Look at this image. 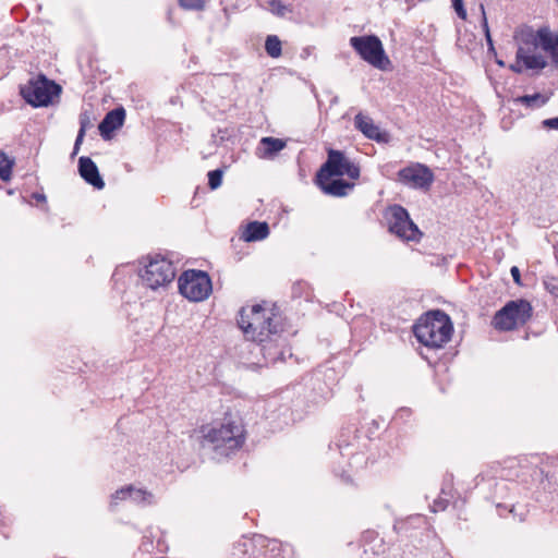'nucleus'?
Instances as JSON below:
<instances>
[{
    "instance_id": "aec40b11",
    "label": "nucleus",
    "mask_w": 558,
    "mask_h": 558,
    "mask_svg": "<svg viewBox=\"0 0 558 558\" xmlns=\"http://www.w3.org/2000/svg\"><path fill=\"white\" fill-rule=\"evenodd\" d=\"M269 234V226L267 222L252 221L248 222L242 238L246 242L260 241Z\"/></svg>"
},
{
    "instance_id": "c85d7f7f",
    "label": "nucleus",
    "mask_w": 558,
    "mask_h": 558,
    "mask_svg": "<svg viewBox=\"0 0 558 558\" xmlns=\"http://www.w3.org/2000/svg\"><path fill=\"white\" fill-rule=\"evenodd\" d=\"M14 161L10 159L3 151L0 153V179L8 181L12 174Z\"/></svg>"
},
{
    "instance_id": "4c0bfd02",
    "label": "nucleus",
    "mask_w": 558,
    "mask_h": 558,
    "mask_svg": "<svg viewBox=\"0 0 558 558\" xmlns=\"http://www.w3.org/2000/svg\"><path fill=\"white\" fill-rule=\"evenodd\" d=\"M542 126L546 130H557L558 131V117L548 118L542 121Z\"/></svg>"
},
{
    "instance_id": "20e7f679",
    "label": "nucleus",
    "mask_w": 558,
    "mask_h": 558,
    "mask_svg": "<svg viewBox=\"0 0 558 558\" xmlns=\"http://www.w3.org/2000/svg\"><path fill=\"white\" fill-rule=\"evenodd\" d=\"M140 277L143 284L154 291L166 288L175 278V268L169 259L160 256H147L141 262Z\"/></svg>"
},
{
    "instance_id": "473e14b6",
    "label": "nucleus",
    "mask_w": 558,
    "mask_h": 558,
    "mask_svg": "<svg viewBox=\"0 0 558 558\" xmlns=\"http://www.w3.org/2000/svg\"><path fill=\"white\" fill-rule=\"evenodd\" d=\"M132 494V485H126L114 492L111 496V504L117 505L119 500L130 499V495Z\"/></svg>"
},
{
    "instance_id": "72a5a7b5",
    "label": "nucleus",
    "mask_w": 558,
    "mask_h": 558,
    "mask_svg": "<svg viewBox=\"0 0 558 558\" xmlns=\"http://www.w3.org/2000/svg\"><path fill=\"white\" fill-rule=\"evenodd\" d=\"M179 4L186 10L201 11L205 8V0H179Z\"/></svg>"
},
{
    "instance_id": "423d86ee",
    "label": "nucleus",
    "mask_w": 558,
    "mask_h": 558,
    "mask_svg": "<svg viewBox=\"0 0 558 558\" xmlns=\"http://www.w3.org/2000/svg\"><path fill=\"white\" fill-rule=\"evenodd\" d=\"M61 90L59 84L44 74H38L20 87L23 99L34 108L49 106L53 98L60 95Z\"/></svg>"
},
{
    "instance_id": "412c9836",
    "label": "nucleus",
    "mask_w": 558,
    "mask_h": 558,
    "mask_svg": "<svg viewBox=\"0 0 558 558\" xmlns=\"http://www.w3.org/2000/svg\"><path fill=\"white\" fill-rule=\"evenodd\" d=\"M541 47L550 54L554 63L558 64V34L553 35L546 27L539 28Z\"/></svg>"
},
{
    "instance_id": "c03bdc74",
    "label": "nucleus",
    "mask_w": 558,
    "mask_h": 558,
    "mask_svg": "<svg viewBox=\"0 0 558 558\" xmlns=\"http://www.w3.org/2000/svg\"><path fill=\"white\" fill-rule=\"evenodd\" d=\"M313 49H314L313 47H305V48L302 50V52H301V57H302L303 59L307 58V57L312 53V50H313Z\"/></svg>"
},
{
    "instance_id": "6ab92c4d",
    "label": "nucleus",
    "mask_w": 558,
    "mask_h": 558,
    "mask_svg": "<svg viewBox=\"0 0 558 558\" xmlns=\"http://www.w3.org/2000/svg\"><path fill=\"white\" fill-rule=\"evenodd\" d=\"M517 489L518 484L515 482L507 481L502 477L495 481L492 493L493 502L497 506V501H513L511 493Z\"/></svg>"
},
{
    "instance_id": "de8ad7c7",
    "label": "nucleus",
    "mask_w": 558,
    "mask_h": 558,
    "mask_svg": "<svg viewBox=\"0 0 558 558\" xmlns=\"http://www.w3.org/2000/svg\"><path fill=\"white\" fill-rule=\"evenodd\" d=\"M496 62H497V64H498V65H500V66H504V65H505V63H504V61H502V60H498V59H497V60H496Z\"/></svg>"
},
{
    "instance_id": "9b49d317",
    "label": "nucleus",
    "mask_w": 558,
    "mask_h": 558,
    "mask_svg": "<svg viewBox=\"0 0 558 558\" xmlns=\"http://www.w3.org/2000/svg\"><path fill=\"white\" fill-rule=\"evenodd\" d=\"M398 181L411 189L428 191L435 180L433 171L423 163H411L397 173Z\"/></svg>"
},
{
    "instance_id": "e433bc0d",
    "label": "nucleus",
    "mask_w": 558,
    "mask_h": 558,
    "mask_svg": "<svg viewBox=\"0 0 558 558\" xmlns=\"http://www.w3.org/2000/svg\"><path fill=\"white\" fill-rule=\"evenodd\" d=\"M544 286L546 291H548L553 296L558 298V280L555 278L545 280Z\"/></svg>"
},
{
    "instance_id": "c9c22d12",
    "label": "nucleus",
    "mask_w": 558,
    "mask_h": 558,
    "mask_svg": "<svg viewBox=\"0 0 558 558\" xmlns=\"http://www.w3.org/2000/svg\"><path fill=\"white\" fill-rule=\"evenodd\" d=\"M451 2H452V7H453L457 15L461 20H465L466 19V10L464 8L463 0H451Z\"/></svg>"
},
{
    "instance_id": "1a4fd4ad",
    "label": "nucleus",
    "mask_w": 558,
    "mask_h": 558,
    "mask_svg": "<svg viewBox=\"0 0 558 558\" xmlns=\"http://www.w3.org/2000/svg\"><path fill=\"white\" fill-rule=\"evenodd\" d=\"M350 46L367 63L379 70H388L390 60L386 56L380 39L375 35L353 36Z\"/></svg>"
},
{
    "instance_id": "a19ab883",
    "label": "nucleus",
    "mask_w": 558,
    "mask_h": 558,
    "mask_svg": "<svg viewBox=\"0 0 558 558\" xmlns=\"http://www.w3.org/2000/svg\"><path fill=\"white\" fill-rule=\"evenodd\" d=\"M509 69L514 72V73H522L524 71V66L522 64V61H518V59L515 58V62L510 64Z\"/></svg>"
},
{
    "instance_id": "a18cd8bd",
    "label": "nucleus",
    "mask_w": 558,
    "mask_h": 558,
    "mask_svg": "<svg viewBox=\"0 0 558 558\" xmlns=\"http://www.w3.org/2000/svg\"><path fill=\"white\" fill-rule=\"evenodd\" d=\"M33 197H34L37 202H46V196H45V194H41V193H34V194H33Z\"/></svg>"
},
{
    "instance_id": "0eeeda50",
    "label": "nucleus",
    "mask_w": 558,
    "mask_h": 558,
    "mask_svg": "<svg viewBox=\"0 0 558 558\" xmlns=\"http://www.w3.org/2000/svg\"><path fill=\"white\" fill-rule=\"evenodd\" d=\"M179 292L187 300L201 302L213 291L211 279L204 270L189 269L178 279Z\"/></svg>"
},
{
    "instance_id": "ea45409f",
    "label": "nucleus",
    "mask_w": 558,
    "mask_h": 558,
    "mask_svg": "<svg viewBox=\"0 0 558 558\" xmlns=\"http://www.w3.org/2000/svg\"><path fill=\"white\" fill-rule=\"evenodd\" d=\"M510 274H511L513 281L517 284H521V274H520V269L517 266L511 267Z\"/></svg>"
},
{
    "instance_id": "ddd939ff",
    "label": "nucleus",
    "mask_w": 558,
    "mask_h": 558,
    "mask_svg": "<svg viewBox=\"0 0 558 558\" xmlns=\"http://www.w3.org/2000/svg\"><path fill=\"white\" fill-rule=\"evenodd\" d=\"M355 128L363 133V135L377 143H386L388 141V133L384 132L376 125L372 118L357 113L354 118Z\"/></svg>"
},
{
    "instance_id": "b1692460",
    "label": "nucleus",
    "mask_w": 558,
    "mask_h": 558,
    "mask_svg": "<svg viewBox=\"0 0 558 558\" xmlns=\"http://www.w3.org/2000/svg\"><path fill=\"white\" fill-rule=\"evenodd\" d=\"M517 59L522 61L524 70H543L548 64L543 56L535 53L522 54V50L517 51Z\"/></svg>"
},
{
    "instance_id": "a878e982",
    "label": "nucleus",
    "mask_w": 558,
    "mask_h": 558,
    "mask_svg": "<svg viewBox=\"0 0 558 558\" xmlns=\"http://www.w3.org/2000/svg\"><path fill=\"white\" fill-rule=\"evenodd\" d=\"M517 101L525 105L526 107H542L548 101V97L543 94L535 93L533 95L520 96Z\"/></svg>"
},
{
    "instance_id": "f03ea898",
    "label": "nucleus",
    "mask_w": 558,
    "mask_h": 558,
    "mask_svg": "<svg viewBox=\"0 0 558 558\" xmlns=\"http://www.w3.org/2000/svg\"><path fill=\"white\" fill-rule=\"evenodd\" d=\"M246 439V432L240 416L226 414L219 427H211L204 440L213 446L215 453L228 458L239 451Z\"/></svg>"
},
{
    "instance_id": "79ce46f5",
    "label": "nucleus",
    "mask_w": 558,
    "mask_h": 558,
    "mask_svg": "<svg viewBox=\"0 0 558 558\" xmlns=\"http://www.w3.org/2000/svg\"><path fill=\"white\" fill-rule=\"evenodd\" d=\"M304 284L302 282H298V283L293 284V287H292V295H293V298L301 296V294L298 292V289L302 288Z\"/></svg>"
},
{
    "instance_id": "393cba45",
    "label": "nucleus",
    "mask_w": 558,
    "mask_h": 558,
    "mask_svg": "<svg viewBox=\"0 0 558 558\" xmlns=\"http://www.w3.org/2000/svg\"><path fill=\"white\" fill-rule=\"evenodd\" d=\"M289 545L277 541L269 542L263 558H291Z\"/></svg>"
},
{
    "instance_id": "f704fd0d",
    "label": "nucleus",
    "mask_w": 558,
    "mask_h": 558,
    "mask_svg": "<svg viewBox=\"0 0 558 558\" xmlns=\"http://www.w3.org/2000/svg\"><path fill=\"white\" fill-rule=\"evenodd\" d=\"M92 126L90 119L86 112L80 114V130L77 133L78 141H83L86 130Z\"/></svg>"
},
{
    "instance_id": "09e8293b",
    "label": "nucleus",
    "mask_w": 558,
    "mask_h": 558,
    "mask_svg": "<svg viewBox=\"0 0 558 558\" xmlns=\"http://www.w3.org/2000/svg\"><path fill=\"white\" fill-rule=\"evenodd\" d=\"M478 476H482V480H484V478H485L484 473H481Z\"/></svg>"
},
{
    "instance_id": "9d476101",
    "label": "nucleus",
    "mask_w": 558,
    "mask_h": 558,
    "mask_svg": "<svg viewBox=\"0 0 558 558\" xmlns=\"http://www.w3.org/2000/svg\"><path fill=\"white\" fill-rule=\"evenodd\" d=\"M389 231L404 241L418 242L423 235L418 227L410 218L409 211L401 205L389 208Z\"/></svg>"
},
{
    "instance_id": "dca6fc26",
    "label": "nucleus",
    "mask_w": 558,
    "mask_h": 558,
    "mask_svg": "<svg viewBox=\"0 0 558 558\" xmlns=\"http://www.w3.org/2000/svg\"><path fill=\"white\" fill-rule=\"evenodd\" d=\"M320 190L331 196L343 197L354 189V183L343 180L341 177H335L326 180H317Z\"/></svg>"
},
{
    "instance_id": "a211bd4d",
    "label": "nucleus",
    "mask_w": 558,
    "mask_h": 558,
    "mask_svg": "<svg viewBox=\"0 0 558 558\" xmlns=\"http://www.w3.org/2000/svg\"><path fill=\"white\" fill-rule=\"evenodd\" d=\"M515 39L518 41L517 51L522 50V54L535 53L537 48L541 47L539 29L536 32L531 28L522 31L519 36H515Z\"/></svg>"
},
{
    "instance_id": "2eb2a0df",
    "label": "nucleus",
    "mask_w": 558,
    "mask_h": 558,
    "mask_svg": "<svg viewBox=\"0 0 558 558\" xmlns=\"http://www.w3.org/2000/svg\"><path fill=\"white\" fill-rule=\"evenodd\" d=\"M78 173L81 178L97 190L105 186V182L99 173L97 165L86 156L78 159Z\"/></svg>"
},
{
    "instance_id": "c756f323",
    "label": "nucleus",
    "mask_w": 558,
    "mask_h": 558,
    "mask_svg": "<svg viewBox=\"0 0 558 558\" xmlns=\"http://www.w3.org/2000/svg\"><path fill=\"white\" fill-rule=\"evenodd\" d=\"M480 9H481V12H482V28H483L484 34H485V39H486V43H487V46H488V52L493 53L494 56H496L497 52H496V49L494 47V41H493V38H492V35H490V31H489V26H488L486 13H485L484 4H481Z\"/></svg>"
},
{
    "instance_id": "bb28decb",
    "label": "nucleus",
    "mask_w": 558,
    "mask_h": 558,
    "mask_svg": "<svg viewBox=\"0 0 558 558\" xmlns=\"http://www.w3.org/2000/svg\"><path fill=\"white\" fill-rule=\"evenodd\" d=\"M265 50L271 58H279L281 56V41L276 35H268L265 40Z\"/></svg>"
},
{
    "instance_id": "37998d69",
    "label": "nucleus",
    "mask_w": 558,
    "mask_h": 558,
    "mask_svg": "<svg viewBox=\"0 0 558 558\" xmlns=\"http://www.w3.org/2000/svg\"><path fill=\"white\" fill-rule=\"evenodd\" d=\"M83 141H78V136H76V140H75V143H74V147H73V151H72V156L76 155L80 150V146L82 144Z\"/></svg>"
},
{
    "instance_id": "5701e85b",
    "label": "nucleus",
    "mask_w": 558,
    "mask_h": 558,
    "mask_svg": "<svg viewBox=\"0 0 558 558\" xmlns=\"http://www.w3.org/2000/svg\"><path fill=\"white\" fill-rule=\"evenodd\" d=\"M497 511L500 517H506V513H511L513 519L522 522L525 520L527 510L524 506H519L513 501H497Z\"/></svg>"
},
{
    "instance_id": "7ed1b4c3",
    "label": "nucleus",
    "mask_w": 558,
    "mask_h": 558,
    "mask_svg": "<svg viewBox=\"0 0 558 558\" xmlns=\"http://www.w3.org/2000/svg\"><path fill=\"white\" fill-rule=\"evenodd\" d=\"M453 326L448 314L434 310L422 315L413 326L417 341L427 348H442L450 341Z\"/></svg>"
},
{
    "instance_id": "2f4dec72",
    "label": "nucleus",
    "mask_w": 558,
    "mask_h": 558,
    "mask_svg": "<svg viewBox=\"0 0 558 558\" xmlns=\"http://www.w3.org/2000/svg\"><path fill=\"white\" fill-rule=\"evenodd\" d=\"M223 171L221 169H215L208 172V186L210 190L218 189L222 183Z\"/></svg>"
},
{
    "instance_id": "7c9ffc66",
    "label": "nucleus",
    "mask_w": 558,
    "mask_h": 558,
    "mask_svg": "<svg viewBox=\"0 0 558 558\" xmlns=\"http://www.w3.org/2000/svg\"><path fill=\"white\" fill-rule=\"evenodd\" d=\"M268 4L271 13L280 17L293 11L291 5L283 4L281 0H269Z\"/></svg>"
},
{
    "instance_id": "f257e3e1",
    "label": "nucleus",
    "mask_w": 558,
    "mask_h": 558,
    "mask_svg": "<svg viewBox=\"0 0 558 558\" xmlns=\"http://www.w3.org/2000/svg\"><path fill=\"white\" fill-rule=\"evenodd\" d=\"M238 325L253 341H264L267 337H278L282 332L280 317L267 311L262 304L243 306L239 311Z\"/></svg>"
},
{
    "instance_id": "cd10ccee",
    "label": "nucleus",
    "mask_w": 558,
    "mask_h": 558,
    "mask_svg": "<svg viewBox=\"0 0 558 558\" xmlns=\"http://www.w3.org/2000/svg\"><path fill=\"white\" fill-rule=\"evenodd\" d=\"M153 494L146 489L135 488L132 485V494L130 499L137 505H150L153 501Z\"/></svg>"
},
{
    "instance_id": "39448f33",
    "label": "nucleus",
    "mask_w": 558,
    "mask_h": 558,
    "mask_svg": "<svg viewBox=\"0 0 558 558\" xmlns=\"http://www.w3.org/2000/svg\"><path fill=\"white\" fill-rule=\"evenodd\" d=\"M533 314L531 303L524 299L507 302L497 311L492 319V326L499 331L514 330L525 325Z\"/></svg>"
},
{
    "instance_id": "f8f14e48",
    "label": "nucleus",
    "mask_w": 558,
    "mask_h": 558,
    "mask_svg": "<svg viewBox=\"0 0 558 558\" xmlns=\"http://www.w3.org/2000/svg\"><path fill=\"white\" fill-rule=\"evenodd\" d=\"M278 333V337H267V340L256 341L259 347V352L263 355L266 364H274L277 361H283L284 354L281 350V345L284 342V339Z\"/></svg>"
},
{
    "instance_id": "6e6552de",
    "label": "nucleus",
    "mask_w": 558,
    "mask_h": 558,
    "mask_svg": "<svg viewBox=\"0 0 558 558\" xmlns=\"http://www.w3.org/2000/svg\"><path fill=\"white\" fill-rule=\"evenodd\" d=\"M360 174V167L352 162L344 151L329 148L327 150V159L317 171L316 179L326 180L347 175L351 180H357Z\"/></svg>"
},
{
    "instance_id": "4468645a",
    "label": "nucleus",
    "mask_w": 558,
    "mask_h": 558,
    "mask_svg": "<svg viewBox=\"0 0 558 558\" xmlns=\"http://www.w3.org/2000/svg\"><path fill=\"white\" fill-rule=\"evenodd\" d=\"M125 120V110L118 107L110 110L98 125V130L104 140L111 138L112 132L120 129Z\"/></svg>"
},
{
    "instance_id": "4be33fe9",
    "label": "nucleus",
    "mask_w": 558,
    "mask_h": 558,
    "mask_svg": "<svg viewBox=\"0 0 558 558\" xmlns=\"http://www.w3.org/2000/svg\"><path fill=\"white\" fill-rule=\"evenodd\" d=\"M263 153L259 155L263 158H271L281 151L286 146V141L271 136L263 137L259 142Z\"/></svg>"
},
{
    "instance_id": "49530a36",
    "label": "nucleus",
    "mask_w": 558,
    "mask_h": 558,
    "mask_svg": "<svg viewBox=\"0 0 558 558\" xmlns=\"http://www.w3.org/2000/svg\"><path fill=\"white\" fill-rule=\"evenodd\" d=\"M373 534H374V532H366V533L364 534V538H365V539H368V537L373 536Z\"/></svg>"
},
{
    "instance_id": "58836bf2",
    "label": "nucleus",
    "mask_w": 558,
    "mask_h": 558,
    "mask_svg": "<svg viewBox=\"0 0 558 558\" xmlns=\"http://www.w3.org/2000/svg\"><path fill=\"white\" fill-rule=\"evenodd\" d=\"M448 506V500L437 499L434 501L433 511L445 510Z\"/></svg>"
},
{
    "instance_id": "f3484780",
    "label": "nucleus",
    "mask_w": 558,
    "mask_h": 558,
    "mask_svg": "<svg viewBox=\"0 0 558 558\" xmlns=\"http://www.w3.org/2000/svg\"><path fill=\"white\" fill-rule=\"evenodd\" d=\"M356 432L357 430L354 427L341 429L338 440L336 442V446L339 449L341 456L349 457L354 456L357 452L359 436Z\"/></svg>"
}]
</instances>
